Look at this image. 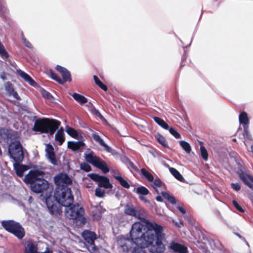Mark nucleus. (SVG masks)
I'll list each match as a JSON object with an SVG mask.
<instances>
[{
  "label": "nucleus",
  "mask_w": 253,
  "mask_h": 253,
  "mask_svg": "<svg viewBox=\"0 0 253 253\" xmlns=\"http://www.w3.org/2000/svg\"><path fill=\"white\" fill-rule=\"evenodd\" d=\"M147 230L142 232L144 225L136 222L131 226L130 237L141 248H148L152 253H163L166 250V235L163 227L155 222L146 223Z\"/></svg>",
  "instance_id": "nucleus-1"
},
{
  "label": "nucleus",
  "mask_w": 253,
  "mask_h": 253,
  "mask_svg": "<svg viewBox=\"0 0 253 253\" xmlns=\"http://www.w3.org/2000/svg\"><path fill=\"white\" fill-rule=\"evenodd\" d=\"M61 123L60 121L46 118L38 119L34 123L33 130L40 133H49L53 135L58 128Z\"/></svg>",
  "instance_id": "nucleus-2"
},
{
  "label": "nucleus",
  "mask_w": 253,
  "mask_h": 253,
  "mask_svg": "<svg viewBox=\"0 0 253 253\" xmlns=\"http://www.w3.org/2000/svg\"><path fill=\"white\" fill-rule=\"evenodd\" d=\"M54 198L59 205L63 207L69 206L74 202L71 189L67 185L57 186L55 189Z\"/></svg>",
  "instance_id": "nucleus-3"
},
{
  "label": "nucleus",
  "mask_w": 253,
  "mask_h": 253,
  "mask_svg": "<svg viewBox=\"0 0 253 253\" xmlns=\"http://www.w3.org/2000/svg\"><path fill=\"white\" fill-rule=\"evenodd\" d=\"M1 224L6 231L12 234L19 240L22 239L25 235V229L19 222L13 220H2Z\"/></svg>",
  "instance_id": "nucleus-4"
},
{
  "label": "nucleus",
  "mask_w": 253,
  "mask_h": 253,
  "mask_svg": "<svg viewBox=\"0 0 253 253\" xmlns=\"http://www.w3.org/2000/svg\"><path fill=\"white\" fill-rule=\"evenodd\" d=\"M8 152L10 157L16 163H20L24 158L23 147L19 140H14L11 142L8 148Z\"/></svg>",
  "instance_id": "nucleus-5"
},
{
  "label": "nucleus",
  "mask_w": 253,
  "mask_h": 253,
  "mask_svg": "<svg viewBox=\"0 0 253 253\" xmlns=\"http://www.w3.org/2000/svg\"><path fill=\"white\" fill-rule=\"evenodd\" d=\"M55 69L60 73L62 79L58 76L53 70H50L49 74L52 79L56 81L60 84H63L66 82H71L72 81L71 73L66 68L57 65L55 67Z\"/></svg>",
  "instance_id": "nucleus-6"
},
{
  "label": "nucleus",
  "mask_w": 253,
  "mask_h": 253,
  "mask_svg": "<svg viewBox=\"0 0 253 253\" xmlns=\"http://www.w3.org/2000/svg\"><path fill=\"white\" fill-rule=\"evenodd\" d=\"M82 236L85 242L88 251L90 253H95L98 251V248L94 244V241L97 238L95 232L85 230L82 232Z\"/></svg>",
  "instance_id": "nucleus-7"
},
{
  "label": "nucleus",
  "mask_w": 253,
  "mask_h": 253,
  "mask_svg": "<svg viewBox=\"0 0 253 253\" xmlns=\"http://www.w3.org/2000/svg\"><path fill=\"white\" fill-rule=\"evenodd\" d=\"M65 209V215L71 219H77L82 218L84 213V210L83 207L80 206L79 204H73V203L69 206H64Z\"/></svg>",
  "instance_id": "nucleus-8"
},
{
  "label": "nucleus",
  "mask_w": 253,
  "mask_h": 253,
  "mask_svg": "<svg viewBox=\"0 0 253 253\" xmlns=\"http://www.w3.org/2000/svg\"><path fill=\"white\" fill-rule=\"evenodd\" d=\"M30 186L31 190L35 193H43L45 192V196L44 197H47V196L51 194V191L49 189V183L44 178L31 184Z\"/></svg>",
  "instance_id": "nucleus-9"
},
{
  "label": "nucleus",
  "mask_w": 253,
  "mask_h": 253,
  "mask_svg": "<svg viewBox=\"0 0 253 253\" xmlns=\"http://www.w3.org/2000/svg\"><path fill=\"white\" fill-rule=\"evenodd\" d=\"M88 176L93 181L98 183L100 187H103L105 189H112L113 185L110 183L109 179L105 176L100 175L96 173H90Z\"/></svg>",
  "instance_id": "nucleus-10"
},
{
  "label": "nucleus",
  "mask_w": 253,
  "mask_h": 253,
  "mask_svg": "<svg viewBox=\"0 0 253 253\" xmlns=\"http://www.w3.org/2000/svg\"><path fill=\"white\" fill-rule=\"evenodd\" d=\"M45 173L39 169L31 170L25 176V181L30 184L34 183L41 178H43Z\"/></svg>",
  "instance_id": "nucleus-11"
},
{
  "label": "nucleus",
  "mask_w": 253,
  "mask_h": 253,
  "mask_svg": "<svg viewBox=\"0 0 253 253\" xmlns=\"http://www.w3.org/2000/svg\"><path fill=\"white\" fill-rule=\"evenodd\" d=\"M43 198L45 199L46 206L51 214L60 215L62 213L61 205H58L52 200L51 195L49 194L47 197H43Z\"/></svg>",
  "instance_id": "nucleus-12"
},
{
  "label": "nucleus",
  "mask_w": 253,
  "mask_h": 253,
  "mask_svg": "<svg viewBox=\"0 0 253 253\" xmlns=\"http://www.w3.org/2000/svg\"><path fill=\"white\" fill-rule=\"evenodd\" d=\"M54 180L55 184L57 186H61L62 185H66L71 184L72 181L70 178L69 175L65 173H60L56 175L54 178Z\"/></svg>",
  "instance_id": "nucleus-13"
},
{
  "label": "nucleus",
  "mask_w": 253,
  "mask_h": 253,
  "mask_svg": "<svg viewBox=\"0 0 253 253\" xmlns=\"http://www.w3.org/2000/svg\"><path fill=\"white\" fill-rule=\"evenodd\" d=\"M238 174L239 178L243 182L250 188L253 190V177L245 173L243 171H241L239 172Z\"/></svg>",
  "instance_id": "nucleus-14"
},
{
  "label": "nucleus",
  "mask_w": 253,
  "mask_h": 253,
  "mask_svg": "<svg viewBox=\"0 0 253 253\" xmlns=\"http://www.w3.org/2000/svg\"><path fill=\"white\" fill-rule=\"evenodd\" d=\"M45 151L47 158L49 160L50 163L54 165H57V162L56 159L55 154L54 151V148L51 144H46Z\"/></svg>",
  "instance_id": "nucleus-15"
},
{
  "label": "nucleus",
  "mask_w": 253,
  "mask_h": 253,
  "mask_svg": "<svg viewBox=\"0 0 253 253\" xmlns=\"http://www.w3.org/2000/svg\"><path fill=\"white\" fill-rule=\"evenodd\" d=\"M85 146V143L82 141H68L67 144L68 148L73 151L81 152Z\"/></svg>",
  "instance_id": "nucleus-16"
},
{
  "label": "nucleus",
  "mask_w": 253,
  "mask_h": 253,
  "mask_svg": "<svg viewBox=\"0 0 253 253\" xmlns=\"http://www.w3.org/2000/svg\"><path fill=\"white\" fill-rule=\"evenodd\" d=\"M133 192H136L139 195V199L145 203L148 202V200L144 197L149 193V191L147 188L143 186H141L137 188H134L133 190Z\"/></svg>",
  "instance_id": "nucleus-17"
},
{
  "label": "nucleus",
  "mask_w": 253,
  "mask_h": 253,
  "mask_svg": "<svg viewBox=\"0 0 253 253\" xmlns=\"http://www.w3.org/2000/svg\"><path fill=\"white\" fill-rule=\"evenodd\" d=\"M125 213L127 215L141 218L140 211L136 210L132 205L127 204L125 206Z\"/></svg>",
  "instance_id": "nucleus-18"
},
{
  "label": "nucleus",
  "mask_w": 253,
  "mask_h": 253,
  "mask_svg": "<svg viewBox=\"0 0 253 253\" xmlns=\"http://www.w3.org/2000/svg\"><path fill=\"white\" fill-rule=\"evenodd\" d=\"M16 72L17 74L30 85L33 86H35L37 85V83L25 72L20 69L17 70Z\"/></svg>",
  "instance_id": "nucleus-19"
},
{
  "label": "nucleus",
  "mask_w": 253,
  "mask_h": 253,
  "mask_svg": "<svg viewBox=\"0 0 253 253\" xmlns=\"http://www.w3.org/2000/svg\"><path fill=\"white\" fill-rule=\"evenodd\" d=\"M92 137L95 142H97L100 146L104 147L107 152H111V148L104 142V140L96 132H93L92 134Z\"/></svg>",
  "instance_id": "nucleus-20"
},
{
  "label": "nucleus",
  "mask_w": 253,
  "mask_h": 253,
  "mask_svg": "<svg viewBox=\"0 0 253 253\" xmlns=\"http://www.w3.org/2000/svg\"><path fill=\"white\" fill-rule=\"evenodd\" d=\"M5 89L9 95H12L17 100H20V97L17 92L14 90L13 85L10 82L6 83Z\"/></svg>",
  "instance_id": "nucleus-21"
},
{
  "label": "nucleus",
  "mask_w": 253,
  "mask_h": 253,
  "mask_svg": "<svg viewBox=\"0 0 253 253\" xmlns=\"http://www.w3.org/2000/svg\"><path fill=\"white\" fill-rule=\"evenodd\" d=\"M25 253H52L51 251L47 250L44 252H38L37 245L33 243H28L26 247Z\"/></svg>",
  "instance_id": "nucleus-22"
},
{
  "label": "nucleus",
  "mask_w": 253,
  "mask_h": 253,
  "mask_svg": "<svg viewBox=\"0 0 253 253\" xmlns=\"http://www.w3.org/2000/svg\"><path fill=\"white\" fill-rule=\"evenodd\" d=\"M170 248L175 252L178 253H186L187 252V248L180 244L172 242L170 245Z\"/></svg>",
  "instance_id": "nucleus-23"
},
{
  "label": "nucleus",
  "mask_w": 253,
  "mask_h": 253,
  "mask_svg": "<svg viewBox=\"0 0 253 253\" xmlns=\"http://www.w3.org/2000/svg\"><path fill=\"white\" fill-rule=\"evenodd\" d=\"M55 140L58 142L60 145H62L65 141V138L62 127L57 130L55 135Z\"/></svg>",
  "instance_id": "nucleus-24"
},
{
  "label": "nucleus",
  "mask_w": 253,
  "mask_h": 253,
  "mask_svg": "<svg viewBox=\"0 0 253 253\" xmlns=\"http://www.w3.org/2000/svg\"><path fill=\"white\" fill-rule=\"evenodd\" d=\"M72 96L77 102L80 103L81 105H83L87 103L88 101L87 99L85 97L77 93H74L73 94H72Z\"/></svg>",
  "instance_id": "nucleus-25"
},
{
  "label": "nucleus",
  "mask_w": 253,
  "mask_h": 253,
  "mask_svg": "<svg viewBox=\"0 0 253 253\" xmlns=\"http://www.w3.org/2000/svg\"><path fill=\"white\" fill-rule=\"evenodd\" d=\"M66 131L68 135L74 138L79 139L80 137H82L81 134L79 136L77 130L72 127L67 126L66 127Z\"/></svg>",
  "instance_id": "nucleus-26"
},
{
  "label": "nucleus",
  "mask_w": 253,
  "mask_h": 253,
  "mask_svg": "<svg viewBox=\"0 0 253 253\" xmlns=\"http://www.w3.org/2000/svg\"><path fill=\"white\" fill-rule=\"evenodd\" d=\"M96 168L101 169L104 173H106L109 172V169L108 167L106 162L100 159L95 166Z\"/></svg>",
  "instance_id": "nucleus-27"
},
{
  "label": "nucleus",
  "mask_w": 253,
  "mask_h": 253,
  "mask_svg": "<svg viewBox=\"0 0 253 253\" xmlns=\"http://www.w3.org/2000/svg\"><path fill=\"white\" fill-rule=\"evenodd\" d=\"M86 161L92 164L93 166H95L96 164L98 163L100 158L96 156H93L91 154H88L85 156Z\"/></svg>",
  "instance_id": "nucleus-28"
},
{
  "label": "nucleus",
  "mask_w": 253,
  "mask_h": 253,
  "mask_svg": "<svg viewBox=\"0 0 253 253\" xmlns=\"http://www.w3.org/2000/svg\"><path fill=\"white\" fill-rule=\"evenodd\" d=\"M239 120L240 123L244 125V126H248L249 120L246 112H243L240 113L239 116Z\"/></svg>",
  "instance_id": "nucleus-29"
},
{
  "label": "nucleus",
  "mask_w": 253,
  "mask_h": 253,
  "mask_svg": "<svg viewBox=\"0 0 253 253\" xmlns=\"http://www.w3.org/2000/svg\"><path fill=\"white\" fill-rule=\"evenodd\" d=\"M169 170L171 174L178 180L181 182L184 181V178L180 173L175 168H169Z\"/></svg>",
  "instance_id": "nucleus-30"
},
{
  "label": "nucleus",
  "mask_w": 253,
  "mask_h": 253,
  "mask_svg": "<svg viewBox=\"0 0 253 253\" xmlns=\"http://www.w3.org/2000/svg\"><path fill=\"white\" fill-rule=\"evenodd\" d=\"M154 121L162 127L165 129H168L169 128V126L167 123H166L164 120L158 117H154L153 118Z\"/></svg>",
  "instance_id": "nucleus-31"
},
{
  "label": "nucleus",
  "mask_w": 253,
  "mask_h": 253,
  "mask_svg": "<svg viewBox=\"0 0 253 253\" xmlns=\"http://www.w3.org/2000/svg\"><path fill=\"white\" fill-rule=\"evenodd\" d=\"M114 177L119 182L120 185L126 189H128L130 187V185L128 182L125 180L122 176L114 175Z\"/></svg>",
  "instance_id": "nucleus-32"
},
{
  "label": "nucleus",
  "mask_w": 253,
  "mask_h": 253,
  "mask_svg": "<svg viewBox=\"0 0 253 253\" xmlns=\"http://www.w3.org/2000/svg\"><path fill=\"white\" fill-rule=\"evenodd\" d=\"M28 169V167L26 165H19L15 167L16 173L19 176H22L25 171Z\"/></svg>",
  "instance_id": "nucleus-33"
},
{
  "label": "nucleus",
  "mask_w": 253,
  "mask_h": 253,
  "mask_svg": "<svg viewBox=\"0 0 253 253\" xmlns=\"http://www.w3.org/2000/svg\"><path fill=\"white\" fill-rule=\"evenodd\" d=\"M141 172L142 175L149 182H152L154 180L153 175L148 172L145 169H141Z\"/></svg>",
  "instance_id": "nucleus-34"
},
{
  "label": "nucleus",
  "mask_w": 253,
  "mask_h": 253,
  "mask_svg": "<svg viewBox=\"0 0 253 253\" xmlns=\"http://www.w3.org/2000/svg\"><path fill=\"white\" fill-rule=\"evenodd\" d=\"M161 195L165 199H167L170 203L171 204H176V200L175 198L171 196L167 192L162 191L161 192Z\"/></svg>",
  "instance_id": "nucleus-35"
},
{
  "label": "nucleus",
  "mask_w": 253,
  "mask_h": 253,
  "mask_svg": "<svg viewBox=\"0 0 253 253\" xmlns=\"http://www.w3.org/2000/svg\"><path fill=\"white\" fill-rule=\"evenodd\" d=\"M93 80L95 84L97 85L102 90H103L104 91H107L108 90L107 86L99 80L97 76L94 75Z\"/></svg>",
  "instance_id": "nucleus-36"
},
{
  "label": "nucleus",
  "mask_w": 253,
  "mask_h": 253,
  "mask_svg": "<svg viewBox=\"0 0 253 253\" xmlns=\"http://www.w3.org/2000/svg\"><path fill=\"white\" fill-rule=\"evenodd\" d=\"M180 145L187 154L190 153L191 151V148L188 142L183 140L180 141Z\"/></svg>",
  "instance_id": "nucleus-37"
},
{
  "label": "nucleus",
  "mask_w": 253,
  "mask_h": 253,
  "mask_svg": "<svg viewBox=\"0 0 253 253\" xmlns=\"http://www.w3.org/2000/svg\"><path fill=\"white\" fill-rule=\"evenodd\" d=\"M156 139L158 142L160 143L163 147L168 148V145L165 137L161 134L156 135Z\"/></svg>",
  "instance_id": "nucleus-38"
},
{
  "label": "nucleus",
  "mask_w": 253,
  "mask_h": 253,
  "mask_svg": "<svg viewBox=\"0 0 253 253\" xmlns=\"http://www.w3.org/2000/svg\"><path fill=\"white\" fill-rule=\"evenodd\" d=\"M128 241L125 238H121L118 241L119 245L123 248L124 251H128L129 250V248L128 246L126 245V242Z\"/></svg>",
  "instance_id": "nucleus-39"
},
{
  "label": "nucleus",
  "mask_w": 253,
  "mask_h": 253,
  "mask_svg": "<svg viewBox=\"0 0 253 253\" xmlns=\"http://www.w3.org/2000/svg\"><path fill=\"white\" fill-rule=\"evenodd\" d=\"M200 151H201V154L202 158L205 160L207 161L208 158V154L207 152V151L205 147L203 146H200Z\"/></svg>",
  "instance_id": "nucleus-40"
},
{
  "label": "nucleus",
  "mask_w": 253,
  "mask_h": 253,
  "mask_svg": "<svg viewBox=\"0 0 253 253\" xmlns=\"http://www.w3.org/2000/svg\"><path fill=\"white\" fill-rule=\"evenodd\" d=\"M243 134L244 136H246V138L249 140H253V138L252 135L250 134L249 131V126H244V131Z\"/></svg>",
  "instance_id": "nucleus-41"
},
{
  "label": "nucleus",
  "mask_w": 253,
  "mask_h": 253,
  "mask_svg": "<svg viewBox=\"0 0 253 253\" xmlns=\"http://www.w3.org/2000/svg\"><path fill=\"white\" fill-rule=\"evenodd\" d=\"M21 39H22V42L23 43V44L28 48H33V45L31 43V42L28 41L26 39V38L25 37V36H24V34L23 33H22V35H21Z\"/></svg>",
  "instance_id": "nucleus-42"
},
{
  "label": "nucleus",
  "mask_w": 253,
  "mask_h": 253,
  "mask_svg": "<svg viewBox=\"0 0 253 253\" xmlns=\"http://www.w3.org/2000/svg\"><path fill=\"white\" fill-rule=\"evenodd\" d=\"M41 93L42 96L46 99L51 100L53 98L52 95L49 92L44 89L42 90Z\"/></svg>",
  "instance_id": "nucleus-43"
},
{
  "label": "nucleus",
  "mask_w": 253,
  "mask_h": 253,
  "mask_svg": "<svg viewBox=\"0 0 253 253\" xmlns=\"http://www.w3.org/2000/svg\"><path fill=\"white\" fill-rule=\"evenodd\" d=\"M0 56L3 59H5L9 57V54L5 49L4 47L0 49Z\"/></svg>",
  "instance_id": "nucleus-44"
},
{
  "label": "nucleus",
  "mask_w": 253,
  "mask_h": 253,
  "mask_svg": "<svg viewBox=\"0 0 253 253\" xmlns=\"http://www.w3.org/2000/svg\"><path fill=\"white\" fill-rule=\"evenodd\" d=\"M169 128V132L175 138L178 139L180 138V134L173 127H170Z\"/></svg>",
  "instance_id": "nucleus-45"
},
{
  "label": "nucleus",
  "mask_w": 253,
  "mask_h": 253,
  "mask_svg": "<svg viewBox=\"0 0 253 253\" xmlns=\"http://www.w3.org/2000/svg\"><path fill=\"white\" fill-rule=\"evenodd\" d=\"M81 169L86 172H89L91 170L90 166L86 163H83L81 164Z\"/></svg>",
  "instance_id": "nucleus-46"
},
{
  "label": "nucleus",
  "mask_w": 253,
  "mask_h": 253,
  "mask_svg": "<svg viewBox=\"0 0 253 253\" xmlns=\"http://www.w3.org/2000/svg\"><path fill=\"white\" fill-rule=\"evenodd\" d=\"M105 194V190L100 189L98 188H97L95 190V195L96 196L102 198L104 197Z\"/></svg>",
  "instance_id": "nucleus-47"
},
{
  "label": "nucleus",
  "mask_w": 253,
  "mask_h": 253,
  "mask_svg": "<svg viewBox=\"0 0 253 253\" xmlns=\"http://www.w3.org/2000/svg\"><path fill=\"white\" fill-rule=\"evenodd\" d=\"M163 182L160 178H156L153 180V187L155 188V187H161L162 186Z\"/></svg>",
  "instance_id": "nucleus-48"
},
{
  "label": "nucleus",
  "mask_w": 253,
  "mask_h": 253,
  "mask_svg": "<svg viewBox=\"0 0 253 253\" xmlns=\"http://www.w3.org/2000/svg\"><path fill=\"white\" fill-rule=\"evenodd\" d=\"M7 9L5 6L0 3V15L4 16L7 12Z\"/></svg>",
  "instance_id": "nucleus-49"
},
{
  "label": "nucleus",
  "mask_w": 253,
  "mask_h": 253,
  "mask_svg": "<svg viewBox=\"0 0 253 253\" xmlns=\"http://www.w3.org/2000/svg\"><path fill=\"white\" fill-rule=\"evenodd\" d=\"M233 205L235 207V208L239 211L241 212H244V210L242 208V207L238 203V202L235 200L232 201Z\"/></svg>",
  "instance_id": "nucleus-50"
},
{
  "label": "nucleus",
  "mask_w": 253,
  "mask_h": 253,
  "mask_svg": "<svg viewBox=\"0 0 253 253\" xmlns=\"http://www.w3.org/2000/svg\"><path fill=\"white\" fill-rule=\"evenodd\" d=\"M93 215L94 219L99 220L101 217V212L99 210H96L93 211Z\"/></svg>",
  "instance_id": "nucleus-51"
},
{
  "label": "nucleus",
  "mask_w": 253,
  "mask_h": 253,
  "mask_svg": "<svg viewBox=\"0 0 253 253\" xmlns=\"http://www.w3.org/2000/svg\"><path fill=\"white\" fill-rule=\"evenodd\" d=\"M231 188L236 191H238L241 189V185L239 183H232L231 184Z\"/></svg>",
  "instance_id": "nucleus-52"
},
{
  "label": "nucleus",
  "mask_w": 253,
  "mask_h": 253,
  "mask_svg": "<svg viewBox=\"0 0 253 253\" xmlns=\"http://www.w3.org/2000/svg\"><path fill=\"white\" fill-rule=\"evenodd\" d=\"M143 248H137V249H134V251H133L132 253H146L145 251L142 250Z\"/></svg>",
  "instance_id": "nucleus-53"
},
{
  "label": "nucleus",
  "mask_w": 253,
  "mask_h": 253,
  "mask_svg": "<svg viewBox=\"0 0 253 253\" xmlns=\"http://www.w3.org/2000/svg\"><path fill=\"white\" fill-rule=\"evenodd\" d=\"M172 222L174 224L175 226L177 227H181V226L183 225V222L182 221L178 222H176L174 220H172Z\"/></svg>",
  "instance_id": "nucleus-54"
},
{
  "label": "nucleus",
  "mask_w": 253,
  "mask_h": 253,
  "mask_svg": "<svg viewBox=\"0 0 253 253\" xmlns=\"http://www.w3.org/2000/svg\"><path fill=\"white\" fill-rule=\"evenodd\" d=\"M177 209L182 213V214H185L186 213V211L185 210L181 207H177Z\"/></svg>",
  "instance_id": "nucleus-55"
},
{
  "label": "nucleus",
  "mask_w": 253,
  "mask_h": 253,
  "mask_svg": "<svg viewBox=\"0 0 253 253\" xmlns=\"http://www.w3.org/2000/svg\"><path fill=\"white\" fill-rule=\"evenodd\" d=\"M156 200L158 201V202H162L163 201V198L160 196H158L156 197Z\"/></svg>",
  "instance_id": "nucleus-56"
},
{
  "label": "nucleus",
  "mask_w": 253,
  "mask_h": 253,
  "mask_svg": "<svg viewBox=\"0 0 253 253\" xmlns=\"http://www.w3.org/2000/svg\"><path fill=\"white\" fill-rule=\"evenodd\" d=\"M93 109L94 110L95 114L97 115L101 116V114L100 113L99 111L98 110H97L94 107H93Z\"/></svg>",
  "instance_id": "nucleus-57"
},
{
  "label": "nucleus",
  "mask_w": 253,
  "mask_h": 253,
  "mask_svg": "<svg viewBox=\"0 0 253 253\" xmlns=\"http://www.w3.org/2000/svg\"><path fill=\"white\" fill-rule=\"evenodd\" d=\"M248 197L249 199L251 200L252 202H253V193H250L249 194Z\"/></svg>",
  "instance_id": "nucleus-58"
},
{
  "label": "nucleus",
  "mask_w": 253,
  "mask_h": 253,
  "mask_svg": "<svg viewBox=\"0 0 253 253\" xmlns=\"http://www.w3.org/2000/svg\"><path fill=\"white\" fill-rule=\"evenodd\" d=\"M129 165H130V167H131L133 169H136V167L134 165V164H133L132 162H130L129 163Z\"/></svg>",
  "instance_id": "nucleus-59"
},
{
  "label": "nucleus",
  "mask_w": 253,
  "mask_h": 253,
  "mask_svg": "<svg viewBox=\"0 0 253 253\" xmlns=\"http://www.w3.org/2000/svg\"><path fill=\"white\" fill-rule=\"evenodd\" d=\"M0 77L3 80H5L6 79L5 75L4 73H2L0 75Z\"/></svg>",
  "instance_id": "nucleus-60"
},
{
  "label": "nucleus",
  "mask_w": 253,
  "mask_h": 253,
  "mask_svg": "<svg viewBox=\"0 0 253 253\" xmlns=\"http://www.w3.org/2000/svg\"><path fill=\"white\" fill-rule=\"evenodd\" d=\"M233 141H236V139H235V138H234V139H233Z\"/></svg>",
  "instance_id": "nucleus-61"
},
{
  "label": "nucleus",
  "mask_w": 253,
  "mask_h": 253,
  "mask_svg": "<svg viewBox=\"0 0 253 253\" xmlns=\"http://www.w3.org/2000/svg\"><path fill=\"white\" fill-rule=\"evenodd\" d=\"M252 203L253 204V202Z\"/></svg>",
  "instance_id": "nucleus-62"
}]
</instances>
